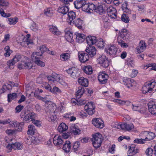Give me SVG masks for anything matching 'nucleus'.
<instances>
[{
  "label": "nucleus",
  "mask_w": 156,
  "mask_h": 156,
  "mask_svg": "<svg viewBox=\"0 0 156 156\" xmlns=\"http://www.w3.org/2000/svg\"><path fill=\"white\" fill-rule=\"evenodd\" d=\"M16 97V94L12 93V94H9L8 95V101L9 102L11 101L12 100L14 99Z\"/></svg>",
  "instance_id": "de8ad7c7"
},
{
  "label": "nucleus",
  "mask_w": 156,
  "mask_h": 156,
  "mask_svg": "<svg viewBox=\"0 0 156 156\" xmlns=\"http://www.w3.org/2000/svg\"><path fill=\"white\" fill-rule=\"evenodd\" d=\"M135 143L137 144H144L145 143V139L136 138L134 140Z\"/></svg>",
  "instance_id": "6e6d98bb"
},
{
  "label": "nucleus",
  "mask_w": 156,
  "mask_h": 156,
  "mask_svg": "<svg viewBox=\"0 0 156 156\" xmlns=\"http://www.w3.org/2000/svg\"><path fill=\"white\" fill-rule=\"evenodd\" d=\"M156 85V83L152 80L148 83H146L142 87V90L144 94L151 93Z\"/></svg>",
  "instance_id": "f257e3e1"
},
{
  "label": "nucleus",
  "mask_w": 156,
  "mask_h": 156,
  "mask_svg": "<svg viewBox=\"0 0 156 156\" xmlns=\"http://www.w3.org/2000/svg\"><path fill=\"white\" fill-rule=\"evenodd\" d=\"M6 148L8 150V152H11L12 149H14V145L13 143L9 144L6 147Z\"/></svg>",
  "instance_id": "e2e57ef3"
},
{
  "label": "nucleus",
  "mask_w": 156,
  "mask_h": 156,
  "mask_svg": "<svg viewBox=\"0 0 156 156\" xmlns=\"http://www.w3.org/2000/svg\"><path fill=\"white\" fill-rule=\"evenodd\" d=\"M76 35V41L79 43H82L86 38V37L83 34L77 33Z\"/></svg>",
  "instance_id": "b1692460"
},
{
  "label": "nucleus",
  "mask_w": 156,
  "mask_h": 156,
  "mask_svg": "<svg viewBox=\"0 0 156 156\" xmlns=\"http://www.w3.org/2000/svg\"><path fill=\"white\" fill-rule=\"evenodd\" d=\"M95 108V105L92 102H88L84 106L85 110L90 115L94 114Z\"/></svg>",
  "instance_id": "20e7f679"
},
{
  "label": "nucleus",
  "mask_w": 156,
  "mask_h": 156,
  "mask_svg": "<svg viewBox=\"0 0 156 156\" xmlns=\"http://www.w3.org/2000/svg\"><path fill=\"white\" fill-rule=\"evenodd\" d=\"M68 18L67 19V22L69 23L70 25L74 24V20L76 18V15L75 12L70 11L68 13Z\"/></svg>",
  "instance_id": "4468645a"
},
{
  "label": "nucleus",
  "mask_w": 156,
  "mask_h": 156,
  "mask_svg": "<svg viewBox=\"0 0 156 156\" xmlns=\"http://www.w3.org/2000/svg\"><path fill=\"white\" fill-rule=\"evenodd\" d=\"M63 140L61 136L55 135L53 138V143L56 146H60L63 143Z\"/></svg>",
  "instance_id": "f3484780"
},
{
  "label": "nucleus",
  "mask_w": 156,
  "mask_h": 156,
  "mask_svg": "<svg viewBox=\"0 0 156 156\" xmlns=\"http://www.w3.org/2000/svg\"><path fill=\"white\" fill-rule=\"evenodd\" d=\"M42 55V53L39 52H34L32 53L31 58L32 61L34 62L39 59V57Z\"/></svg>",
  "instance_id": "c85d7f7f"
},
{
  "label": "nucleus",
  "mask_w": 156,
  "mask_h": 156,
  "mask_svg": "<svg viewBox=\"0 0 156 156\" xmlns=\"http://www.w3.org/2000/svg\"><path fill=\"white\" fill-rule=\"evenodd\" d=\"M108 77V75L105 72H100L99 74L98 79L102 84H105L107 82Z\"/></svg>",
  "instance_id": "f8f14e48"
},
{
  "label": "nucleus",
  "mask_w": 156,
  "mask_h": 156,
  "mask_svg": "<svg viewBox=\"0 0 156 156\" xmlns=\"http://www.w3.org/2000/svg\"><path fill=\"white\" fill-rule=\"evenodd\" d=\"M83 70L84 72L87 74H91L93 71L92 67L90 66H85Z\"/></svg>",
  "instance_id": "c9c22d12"
},
{
  "label": "nucleus",
  "mask_w": 156,
  "mask_h": 156,
  "mask_svg": "<svg viewBox=\"0 0 156 156\" xmlns=\"http://www.w3.org/2000/svg\"><path fill=\"white\" fill-rule=\"evenodd\" d=\"M4 50L6 51L4 54L5 57H9V56L11 53L12 52V51L10 50L9 46H6L4 48Z\"/></svg>",
  "instance_id": "79ce46f5"
},
{
  "label": "nucleus",
  "mask_w": 156,
  "mask_h": 156,
  "mask_svg": "<svg viewBox=\"0 0 156 156\" xmlns=\"http://www.w3.org/2000/svg\"><path fill=\"white\" fill-rule=\"evenodd\" d=\"M92 124L97 128L102 129L104 127V122L101 119L94 118L92 121Z\"/></svg>",
  "instance_id": "1a4fd4ad"
},
{
  "label": "nucleus",
  "mask_w": 156,
  "mask_h": 156,
  "mask_svg": "<svg viewBox=\"0 0 156 156\" xmlns=\"http://www.w3.org/2000/svg\"><path fill=\"white\" fill-rule=\"evenodd\" d=\"M96 7L95 5L93 3L89 4L88 10L89 12L90 13L92 12L93 10L95 11L96 9Z\"/></svg>",
  "instance_id": "3c124183"
},
{
  "label": "nucleus",
  "mask_w": 156,
  "mask_h": 156,
  "mask_svg": "<svg viewBox=\"0 0 156 156\" xmlns=\"http://www.w3.org/2000/svg\"><path fill=\"white\" fill-rule=\"evenodd\" d=\"M57 112H55L54 111L52 113V114L49 117V121H54L57 118V117L55 113H57Z\"/></svg>",
  "instance_id": "864d4df0"
},
{
  "label": "nucleus",
  "mask_w": 156,
  "mask_h": 156,
  "mask_svg": "<svg viewBox=\"0 0 156 156\" xmlns=\"http://www.w3.org/2000/svg\"><path fill=\"white\" fill-rule=\"evenodd\" d=\"M87 1V0H85V3H84V4L83 5V6H82V9L83 11L85 12H88L89 11L88 9L89 7V4L87 3L86 2Z\"/></svg>",
  "instance_id": "5fc2aeb1"
},
{
  "label": "nucleus",
  "mask_w": 156,
  "mask_h": 156,
  "mask_svg": "<svg viewBox=\"0 0 156 156\" xmlns=\"http://www.w3.org/2000/svg\"><path fill=\"white\" fill-rule=\"evenodd\" d=\"M33 66L31 62H25V69H30Z\"/></svg>",
  "instance_id": "338daca9"
},
{
  "label": "nucleus",
  "mask_w": 156,
  "mask_h": 156,
  "mask_svg": "<svg viewBox=\"0 0 156 156\" xmlns=\"http://www.w3.org/2000/svg\"><path fill=\"white\" fill-rule=\"evenodd\" d=\"M72 77L75 79L79 77L80 75L79 69L75 67H72L66 70Z\"/></svg>",
  "instance_id": "39448f33"
},
{
  "label": "nucleus",
  "mask_w": 156,
  "mask_h": 156,
  "mask_svg": "<svg viewBox=\"0 0 156 156\" xmlns=\"http://www.w3.org/2000/svg\"><path fill=\"white\" fill-rule=\"evenodd\" d=\"M37 117V115L33 112H30L24 116L21 115V118H23V121L27 123L29 122L30 121H32L35 119Z\"/></svg>",
  "instance_id": "423d86ee"
},
{
  "label": "nucleus",
  "mask_w": 156,
  "mask_h": 156,
  "mask_svg": "<svg viewBox=\"0 0 156 156\" xmlns=\"http://www.w3.org/2000/svg\"><path fill=\"white\" fill-rule=\"evenodd\" d=\"M114 124L115 125H113V124L112 125L113 127L118 129L121 128L122 130L128 131L131 130L134 127L133 125L129 123L124 122L119 125L117 123Z\"/></svg>",
  "instance_id": "7ed1b4c3"
},
{
  "label": "nucleus",
  "mask_w": 156,
  "mask_h": 156,
  "mask_svg": "<svg viewBox=\"0 0 156 156\" xmlns=\"http://www.w3.org/2000/svg\"><path fill=\"white\" fill-rule=\"evenodd\" d=\"M79 84L85 87H87L88 85V80L84 77H81L79 78L78 80Z\"/></svg>",
  "instance_id": "a878e982"
},
{
  "label": "nucleus",
  "mask_w": 156,
  "mask_h": 156,
  "mask_svg": "<svg viewBox=\"0 0 156 156\" xmlns=\"http://www.w3.org/2000/svg\"><path fill=\"white\" fill-rule=\"evenodd\" d=\"M71 132L74 135H77L80 133L81 130L75 126H72Z\"/></svg>",
  "instance_id": "a19ab883"
},
{
  "label": "nucleus",
  "mask_w": 156,
  "mask_h": 156,
  "mask_svg": "<svg viewBox=\"0 0 156 156\" xmlns=\"http://www.w3.org/2000/svg\"><path fill=\"white\" fill-rule=\"evenodd\" d=\"M153 153V150L151 148H148L146 151V153L147 156H152Z\"/></svg>",
  "instance_id": "052dcab7"
},
{
  "label": "nucleus",
  "mask_w": 156,
  "mask_h": 156,
  "mask_svg": "<svg viewBox=\"0 0 156 156\" xmlns=\"http://www.w3.org/2000/svg\"><path fill=\"white\" fill-rule=\"evenodd\" d=\"M138 149L135 147V145L132 144L130 147L129 150L128 151V153L130 156H133L138 153Z\"/></svg>",
  "instance_id": "393cba45"
},
{
  "label": "nucleus",
  "mask_w": 156,
  "mask_h": 156,
  "mask_svg": "<svg viewBox=\"0 0 156 156\" xmlns=\"http://www.w3.org/2000/svg\"><path fill=\"white\" fill-rule=\"evenodd\" d=\"M106 9L103 8V6L102 5H100L98 6L96 8L95 12L100 14L104 13L105 12Z\"/></svg>",
  "instance_id": "f704fd0d"
},
{
  "label": "nucleus",
  "mask_w": 156,
  "mask_h": 156,
  "mask_svg": "<svg viewBox=\"0 0 156 156\" xmlns=\"http://www.w3.org/2000/svg\"><path fill=\"white\" fill-rule=\"evenodd\" d=\"M68 5L65 4V5L59 7L58 10V12L61 13L63 14H66L69 11V8L68 7Z\"/></svg>",
  "instance_id": "bb28decb"
},
{
  "label": "nucleus",
  "mask_w": 156,
  "mask_h": 156,
  "mask_svg": "<svg viewBox=\"0 0 156 156\" xmlns=\"http://www.w3.org/2000/svg\"><path fill=\"white\" fill-rule=\"evenodd\" d=\"M87 44L89 45L95 44L97 41V38L94 36H89L86 38Z\"/></svg>",
  "instance_id": "4be33fe9"
},
{
  "label": "nucleus",
  "mask_w": 156,
  "mask_h": 156,
  "mask_svg": "<svg viewBox=\"0 0 156 156\" xmlns=\"http://www.w3.org/2000/svg\"><path fill=\"white\" fill-rule=\"evenodd\" d=\"M146 48V43L144 41H141L139 44V45L136 47V52L138 53L143 52Z\"/></svg>",
  "instance_id": "412c9836"
},
{
  "label": "nucleus",
  "mask_w": 156,
  "mask_h": 156,
  "mask_svg": "<svg viewBox=\"0 0 156 156\" xmlns=\"http://www.w3.org/2000/svg\"><path fill=\"white\" fill-rule=\"evenodd\" d=\"M71 146L70 141L68 140L65 141L63 147V150L66 153H68L70 151Z\"/></svg>",
  "instance_id": "5701e85b"
},
{
  "label": "nucleus",
  "mask_w": 156,
  "mask_h": 156,
  "mask_svg": "<svg viewBox=\"0 0 156 156\" xmlns=\"http://www.w3.org/2000/svg\"><path fill=\"white\" fill-rule=\"evenodd\" d=\"M121 20L122 21L126 23H128L129 21V16L127 15L125 13L122 14L121 17Z\"/></svg>",
  "instance_id": "37998d69"
},
{
  "label": "nucleus",
  "mask_w": 156,
  "mask_h": 156,
  "mask_svg": "<svg viewBox=\"0 0 156 156\" xmlns=\"http://www.w3.org/2000/svg\"><path fill=\"white\" fill-rule=\"evenodd\" d=\"M85 92L84 88L82 86L79 87L76 92V98L79 99L83 95Z\"/></svg>",
  "instance_id": "cd10ccee"
},
{
  "label": "nucleus",
  "mask_w": 156,
  "mask_h": 156,
  "mask_svg": "<svg viewBox=\"0 0 156 156\" xmlns=\"http://www.w3.org/2000/svg\"><path fill=\"white\" fill-rule=\"evenodd\" d=\"M106 10L109 16L114 19L117 18V11L114 7L112 6L108 7H107Z\"/></svg>",
  "instance_id": "6e6552de"
},
{
  "label": "nucleus",
  "mask_w": 156,
  "mask_h": 156,
  "mask_svg": "<svg viewBox=\"0 0 156 156\" xmlns=\"http://www.w3.org/2000/svg\"><path fill=\"white\" fill-rule=\"evenodd\" d=\"M102 140V136L99 133L94 134L92 138V144L96 148H98L101 146Z\"/></svg>",
  "instance_id": "f03ea898"
},
{
  "label": "nucleus",
  "mask_w": 156,
  "mask_h": 156,
  "mask_svg": "<svg viewBox=\"0 0 156 156\" xmlns=\"http://www.w3.org/2000/svg\"><path fill=\"white\" fill-rule=\"evenodd\" d=\"M51 92L53 93H60L62 92L61 90L58 87L55 86L53 87V89H52Z\"/></svg>",
  "instance_id": "680f3d73"
},
{
  "label": "nucleus",
  "mask_w": 156,
  "mask_h": 156,
  "mask_svg": "<svg viewBox=\"0 0 156 156\" xmlns=\"http://www.w3.org/2000/svg\"><path fill=\"white\" fill-rule=\"evenodd\" d=\"M34 62L36 64L41 67H44L45 66L44 62L41 61L39 59L36 60Z\"/></svg>",
  "instance_id": "69168bd1"
},
{
  "label": "nucleus",
  "mask_w": 156,
  "mask_h": 156,
  "mask_svg": "<svg viewBox=\"0 0 156 156\" xmlns=\"http://www.w3.org/2000/svg\"><path fill=\"white\" fill-rule=\"evenodd\" d=\"M44 13L47 16L51 17L53 15V11L50 8H48L44 10Z\"/></svg>",
  "instance_id": "c03bdc74"
},
{
  "label": "nucleus",
  "mask_w": 156,
  "mask_h": 156,
  "mask_svg": "<svg viewBox=\"0 0 156 156\" xmlns=\"http://www.w3.org/2000/svg\"><path fill=\"white\" fill-rule=\"evenodd\" d=\"M0 14L2 17L6 18L9 17L11 16L10 14L9 13H5L4 10L2 9H0Z\"/></svg>",
  "instance_id": "8fccbe9b"
},
{
  "label": "nucleus",
  "mask_w": 156,
  "mask_h": 156,
  "mask_svg": "<svg viewBox=\"0 0 156 156\" xmlns=\"http://www.w3.org/2000/svg\"><path fill=\"white\" fill-rule=\"evenodd\" d=\"M124 40L123 39H117L118 43L122 48H127L128 45L127 43H125L123 41Z\"/></svg>",
  "instance_id": "49530a36"
},
{
  "label": "nucleus",
  "mask_w": 156,
  "mask_h": 156,
  "mask_svg": "<svg viewBox=\"0 0 156 156\" xmlns=\"http://www.w3.org/2000/svg\"><path fill=\"white\" fill-rule=\"evenodd\" d=\"M70 55L68 53H62L60 56V59L62 61H66L69 59Z\"/></svg>",
  "instance_id": "ea45409f"
},
{
  "label": "nucleus",
  "mask_w": 156,
  "mask_h": 156,
  "mask_svg": "<svg viewBox=\"0 0 156 156\" xmlns=\"http://www.w3.org/2000/svg\"><path fill=\"white\" fill-rule=\"evenodd\" d=\"M68 128V126L65 123H62L58 126V130L59 132L62 133L66 131Z\"/></svg>",
  "instance_id": "72a5a7b5"
},
{
  "label": "nucleus",
  "mask_w": 156,
  "mask_h": 156,
  "mask_svg": "<svg viewBox=\"0 0 156 156\" xmlns=\"http://www.w3.org/2000/svg\"><path fill=\"white\" fill-rule=\"evenodd\" d=\"M129 34L128 31L126 29H123L120 31V35L118 36V39L125 40L129 37Z\"/></svg>",
  "instance_id": "6ab92c4d"
},
{
  "label": "nucleus",
  "mask_w": 156,
  "mask_h": 156,
  "mask_svg": "<svg viewBox=\"0 0 156 156\" xmlns=\"http://www.w3.org/2000/svg\"><path fill=\"white\" fill-rule=\"evenodd\" d=\"M16 63L14 62V61L12 59L7 62V65L11 69H13L14 66Z\"/></svg>",
  "instance_id": "09e8293b"
},
{
  "label": "nucleus",
  "mask_w": 156,
  "mask_h": 156,
  "mask_svg": "<svg viewBox=\"0 0 156 156\" xmlns=\"http://www.w3.org/2000/svg\"><path fill=\"white\" fill-rule=\"evenodd\" d=\"M78 57L79 60L82 63L86 62L89 58V56L88 54L83 51L78 52Z\"/></svg>",
  "instance_id": "2eb2a0df"
},
{
  "label": "nucleus",
  "mask_w": 156,
  "mask_h": 156,
  "mask_svg": "<svg viewBox=\"0 0 156 156\" xmlns=\"http://www.w3.org/2000/svg\"><path fill=\"white\" fill-rule=\"evenodd\" d=\"M60 75L55 73H53L51 76H49L47 77L48 81L51 83H55L59 80Z\"/></svg>",
  "instance_id": "dca6fc26"
},
{
  "label": "nucleus",
  "mask_w": 156,
  "mask_h": 156,
  "mask_svg": "<svg viewBox=\"0 0 156 156\" xmlns=\"http://www.w3.org/2000/svg\"><path fill=\"white\" fill-rule=\"evenodd\" d=\"M123 83L128 88L133 86L135 84L134 80L129 78H124L123 79Z\"/></svg>",
  "instance_id": "aec40b11"
},
{
  "label": "nucleus",
  "mask_w": 156,
  "mask_h": 156,
  "mask_svg": "<svg viewBox=\"0 0 156 156\" xmlns=\"http://www.w3.org/2000/svg\"><path fill=\"white\" fill-rule=\"evenodd\" d=\"M28 128V130L27 132L28 134L34 135L35 131L34 126L33 125H30L29 126Z\"/></svg>",
  "instance_id": "4c0bfd02"
},
{
  "label": "nucleus",
  "mask_w": 156,
  "mask_h": 156,
  "mask_svg": "<svg viewBox=\"0 0 156 156\" xmlns=\"http://www.w3.org/2000/svg\"><path fill=\"white\" fill-rule=\"evenodd\" d=\"M22 58V56L20 55L17 54L12 59L14 61V62L16 63L20 61L21 59Z\"/></svg>",
  "instance_id": "13d9d810"
},
{
  "label": "nucleus",
  "mask_w": 156,
  "mask_h": 156,
  "mask_svg": "<svg viewBox=\"0 0 156 156\" xmlns=\"http://www.w3.org/2000/svg\"><path fill=\"white\" fill-rule=\"evenodd\" d=\"M96 44L98 47L101 48L104 47L105 45V42L102 39H99L98 40H97Z\"/></svg>",
  "instance_id": "58836bf2"
},
{
  "label": "nucleus",
  "mask_w": 156,
  "mask_h": 156,
  "mask_svg": "<svg viewBox=\"0 0 156 156\" xmlns=\"http://www.w3.org/2000/svg\"><path fill=\"white\" fill-rule=\"evenodd\" d=\"M83 23V20L80 18H77L75 20L74 22L75 26L79 29H82V25Z\"/></svg>",
  "instance_id": "7c9ffc66"
},
{
  "label": "nucleus",
  "mask_w": 156,
  "mask_h": 156,
  "mask_svg": "<svg viewBox=\"0 0 156 156\" xmlns=\"http://www.w3.org/2000/svg\"><path fill=\"white\" fill-rule=\"evenodd\" d=\"M18 19L17 17H11L8 19L9 24L10 25H14L17 22Z\"/></svg>",
  "instance_id": "a18cd8bd"
},
{
  "label": "nucleus",
  "mask_w": 156,
  "mask_h": 156,
  "mask_svg": "<svg viewBox=\"0 0 156 156\" xmlns=\"http://www.w3.org/2000/svg\"><path fill=\"white\" fill-rule=\"evenodd\" d=\"M65 37L66 40L68 42H71L73 40V33L69 31H68L66 32Z\"/></svg>",
  "instance_id": "473e14b6"
},
{
  "label": "nucleus",
  "mask_w": 156,
  "mask_h": 156,
  "mask_svg": "<svg viewBox=\"0 0 156 156\" xmlns=\"http://www.w3.org/2000/svg\"><path fill=\"white\" fill-rule=\"evenodd\" d=\"M85 3V0H81L80 1H76L74 3L75 7L76 8L78 9L82 8L83 5Z\"/></svg>",
  "instance_id": "2f4dec72"
},
{
  "label": "nucleus",
  "mask_w": 156,
  "mask_h": 156,
  "mask_svg": "<svg viewBox=\"0 0 156 156\" xmlns=\"http://www.w3.org/2000/svg\"><path fill=\"white\" fill-rule=\"evenodd\" d=\"M49 29L50 31L54 34L59 35L61 34V32L55 26H51Z\"/></svg>",
  "instance_id": "c756f323"
},
{
  "label": "nucleus",
  "mask_w": 156,
  "mask_h": 156,
  "mask_svg": "<svg viewBox=\"0 0 156 156\" xmlns=\"http://www.w3.org/2000/svg\"><path fill=\"white\" fill-rule=\"evenodd\" d=\"M148 106L149 111L151 114L156 115V101L149 102Z\"/></svg>",
  "instance_id": "9b49d317"
},
{
  "label": "nucleus",
  "mask_w": 156,
  "mask_h": 156,
  "mask_svg": "<svg viewBox=\"0 0 156 156\" xmlns=\"http://www.w3.org/2000/svg\"><path fill=\"white\" fill-rule=\"evenodd\" d=\"M85 51L89 56L90 57L94 56L96 53V50L94 47H91L90 46L89 47L86 48Z\"/></svg>",
  "instance_id": "a211bd4d"
},
{
  "label": "nucleus",
  "mask_w": 156,
  "mask_h": 156,
  "mask_svg": "<svg viewBox=\"0 0 156 156\" xmlns=\"http://www.w3.org/2000/svg\"><path fill=\"white\" fill-rule=\"evenodd\" d=\"M99 63L104 68L108 67L109 65L110 61L105 55H102L101 57L97 59Z\"/></svg>",
  "instance_id": "0eeeda50"
},
{
  "label": "nucleus",
  "mask_w": 156,
  "mask_h": 156,
  "mask_svg": "<svg viewBox=\"0 0 156 156\" xmlns=\"http://www.w3.org/2000/svg\"><path fill=\"white\" fill-rule=\"evenodd\" d=\"M80 143L79 142H75L73 145V148L74 150V151H77L79 147Z\"/></svg>",
  "instance_id": "0e129e2a"
},
{
  "label": "nucleus",
  "mask_w": 156,
  "mask_h": 156,
  "mask_svg": "<svg viewBox=\"0 0 156 156\" xmlns=\"http://www.w3.org/2000/svg\"><path fill=\"white\" fill-rule=\"evenodd\" d=\"M155 137V133L152 132H147V137L145 139V141H150L153 140Z\"/></svg>",
  "instance_id": "e433bc0d"
},
{
  "label": "nucleus",
  "mask_w": 156,
  "mask_h": 156,
  "mask_svg": "<svg viewBox=\"0 0 156 156\" xmlns=\"http://www.w3.org/2000/svg\"><path fill=\"white\" fill-rule=\"evenodd\" d=\"M14 145V149L16 150L17 149L18 150H20L22 148V145L19 143H13Z\"/></svg>",
  "instance_id": "bf43d9fd"
},
{
  "label": "nucleus",
  "mask_w": 156,
  "mask_h": 156,
  "mask_svg": "<svg viewBox=\"0 0 156 156\" xmlns=\"http://www.w3.org/2000/svg\"><path fill=\"white\" fill-rule=\"evenodd\" d=\"M117 50V48L114 45L108 46L105 49L106 52L110 55H115L116 54Z\"/></svg>",
  "instance_id": "9d476101"
},
{
  "label": "nucleus",
  "mask_w": 156,
  "mask_h": 156,
  "mask_svg": "<svg viewBox=\"0 0 156 156\" xmlns=\"http://www.w3.org/2000/svg\"><path fill=\"white\" fill-rule=\"evenodd\" d=\"M24 106L21 105H19L15 108L16 112L18 113L21 111L23 108Z\"/></svg>",
  "instance_id": "774afa93"
},
{
  "label": "nucleus",
  "mask_w": 156,
  "mask_h": 156,
  "mask_svg": "<svg viewBox=\"0 0 156 156\" xmlns=\"http://www.w3.org/2000/svg\"><path fill=\"white\" fill-rule=\"evenodd\" d=\"M48 48H46L45 45H42L41 46L37 48V49H39L41 51L40 53H42V54L45 51H46Z\"/></svg>",
  "instance_id": "4d7b16f0"
},
{
  "label": "nucleus",
  "mask_w": 156,
  "mask_h": 156,
  "mask_svg": "<svg viewBox=\"0 0 156 156\" xmlns=\"http://www.w3.org/2000/svg\"><path fill=\"white\" fill-rule=\"evenodd\" d=\"M132 109L133 111H138L141 114H144L146 112V108L141 104H132Z\"/></svg>",
  "instance_id": "ddd939ff"
},
{
  "label": "nucleus",
  "mask_w": 156,
  "mask_h": 156,
  "mask_svg": "<svg viewBox=\"0 0 156 156\" xmlns=\"http://www.w3.org/2000/svg\"><path fill=\"white\" fill-rule=\"evenodd\" d=\"M9 126L10 127H16L19 124V122L16 121H11L10 119V122L9 123Z\"/></svg>",
  "instance_id": "603ef678"
}]
</instances>
